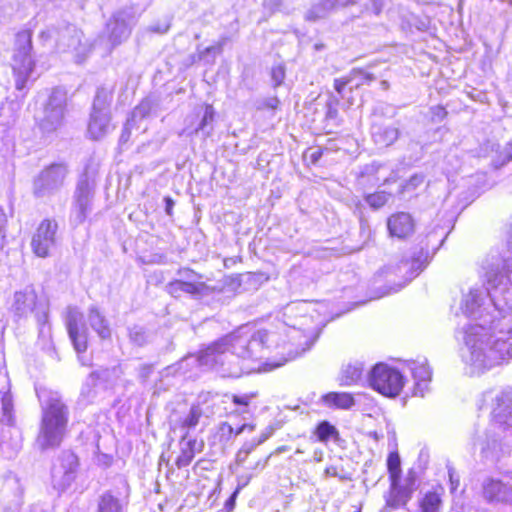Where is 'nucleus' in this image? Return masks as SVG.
Listing matches in <instances>:
<instances>
[{
  "instance_id": "49530a36",
  "label": "nucleus",
  "mask_w": 512,
  "mask_h": 512,
  "mask_svg": "<svg viewBox=\"0 0 512 512\" xmlns=\"http://www.w3.org/2000/svg\"><path fill=\"white\" fill-rule=\"evenodd\" d=\"M271 77L275 86H279L280 84H282L285 78L284 67L281 65L273 67L271 70Z\"/></svg>"
},
{
  "instance_id": "20e7f679",
  "label": "nucleus",
  "mask_w": 512,
  "mask_h": 512,
  "mask_svg": "<svg viewBox=\"0 0 512 512\" xmlns=\"http://www.w3.org/2000/svg\"><path fill=\"white\" fill-rule=\"evenodd\" d=\"M11 66L15 77V87L17 90H23L35 68V60L32 55V34L29 30L17 33Z\"/></svg>"
},
{
  "instance_id": "37998d69",
  "label": "nucleus",
  "mask_w": 512,
  "mask_h": 512,
  "mask_svg": "<svg viewBox=\"0 0 512 512\" xmlns=\"http://www.w3.org/2000/svg\"><path fill=\"white\" fill-rule=\"evenodd\" d=\"M255 449V444L245 443L236 454V463L242 464L246 461L248 455Z\"/></svg>"
},
{
  "instance_id": "3c124183",
  "label": "nucleus",
  "mask_w": 512,
  "mask_h": 512,
  "mask_svg": "<svg viewBox=\"0 0 512 512\" xmlns=\"http://www.w3.org/2000/svg\"><path fill=\"white\" fill-rule=\"evenodd\" d=\"M431 114L433 121L440 122L446 117L447 112L442 106H434L431 108Z\"/></svg>"
},
{
  "instance_id": "ddd939ff",
  "label": "nucleus",
  "mask_w": 512,
  "mask_h": 512,
  "mask_svg": "<svg viewBox=\"0 0 512 512\" xmlns=\"http://www.w3.org/2000/svg\"><path fill=\"white\" fill-rule=\"evenodd\" d=\"M24 503V486L14 475L6 477L0 492L2 512H20Z\"/></svg>"
},
{
  "instance_id": "423d86ee",
  "label": "nucleus",
  "mask_w": 512,
  "mask_h": 512,
  "mask_svg": "<svg viewBox=\"0 0 512 512\" xmlns=\"http://www.w3.org/2000/svg\"><path fill=\"white\" fill-rule=\"evenodd\" d=\"M111 100L110 90L105 88L97 90L87 130L89 137L93 140L102 139L113 128L109 110Z\"/></svg>"
},
{
  "instance_id": "6e6552de",
  "label": "nucleus",
  "mask_w": 512,
  "mask_h": 512,
  "mask_svg": "<svg viewBox=\"0 0 512 512\" xmlns=\"http://www.w3.org/2000/svg\"><path fill=\"white\" fill-rule=\"evenodd\" d=\"M69 170L64 163H53L43 168L33 181V193L44 197L58 192L64 185Z\"/></svg>"
},
{
  "instance_id": "4c0bfd02",
  "label": "nucleus",
  "mask_w": 512,
  "mask_h": 512,
  "mask_svg": "<svg viewBox=\"0 0 512 512\" xmlns=\"http://www.w3.org/2000/svg\"><path fill=\"white\" fill-rule=\"evenodd\" d=\"M389 198H390V194H388L384 191H379V192H375L372 194H368L365 197V200L369 204L370 207H372L374 209H378V208H381L382 206H384L388 202Z\"/></svg>"
},
{
  "instance_id": "6e6d98bb",
  "label": "nucleus",
  "mask_w": 512,
  "mask_h": 512,
  "mask_svg": "<svg viewBox=\"0 0 512 512\" xmlns=\"http://www.w3.org/2000/svg\"><path fill=\"white\" fill-rule=\"evenodd\" d=\"M6 223V215L3 211V209L0 207V248L3 246L5 233H4V226Z\"/></svg>"
},
{
  "instance_id": "473e14b6",
  "label": "nucleus",
  "mask_w": 512,
  "mask_h": 512,
  "mask_svg": "<svg viewBox=\"0 0 512 512\" xmlns=\"http://www.w3.org/2000/svg\"><path fill=\"white\" fill-rule=\"evenodd\" d=\"M215 111L212 105L206 104L203 108V115L200 123L194 129V133H202L203 136L207 137L211 134L213 130V121H214Z\"/></svg>"
},
{
  "instance_id": "5701e85b",
  "label": "nucleus",
  "mask_w": 512,
  "mask_h": 512,
  "mask_svg": "<svg viewBox=\"0 0 512 512\" xmlns=\"http://www.w3.org/2000/svg\"><path fill=\"white\" fill-rule=\"evenodd\" d=\"M371 135L376 145L388 147L399 138L400 131L399 127L394 124L373 123Z\"/></svg>"
},
{
  "instance_id": "6ab92c4d",
  "label": "nucleus",
  "mask_w": 512,
  "mask_h": 512,
  "mask_svg": "<svg viewBox=\"0 0 512 512\" xmlns=\"http://www.w3.org/2000/svg\"><path fill=\"white\" fill-rule=\"evenodd\" d=\"M492 411L494 424L512 428V388L500 393Z\"/></svg>"
},
{
  "instance_id": "72a5a7b5",
  "label": "nucleus",
  "mask_w": 512,
  "mask_h": 512,
  "mask_svg": "<svg viewBox=\"0 0 512 512\" xmlns=\"http://www.w3.org/2000/svg\"><path fill=\"white\" fill-rule=\"evenodd\" d=\"M441 497L436 492H428L419 503L417 512H439L441 507Z\"/></svg>"
},
{
  "instance_id": "864d4df0",
  "label": "nucleus",
  "mask_w": 512,
  "mask_h": 512,
  "mask_svg": "<svg viewBox=\"0 0 512 512\" xmlns=\"http://www.w3.org/2000/svg\"><path fill=\"white\" fill-rule=\"evenodd\" d=\"M152 371H153V365L147 364V363L141 364L139 366V370H138L139 377L143 381H145V380H147L149 378V376L151 375Z\"/></svg>"
},
{
  "instance_id": "4d7b16f0",
  "label": "nucleus",
  "mask_w": 512,
  "mask_h": 512,
  "mask_svg": "<svg viewBox=\"0 0 512 512\" xmlns=\"http://www.w3.org/2000/svg\"><path fill=\"white\" fill-rule=\"evenodd\" d=\"M219 431L222 436L230 438L231 435L234 433L233 427L228 422L221 423L219 427Z\"/></svg>"
},
{
  "instance_id": "e433bc0d",
  "label": "nucleus",
  "mask_w": 512,
  "mask_h": 512,
  "mask_svg": "<svg viewBox=\"0 0 512 512\" xmlns=\"http://www.w3.org/2000/svg\"><path fill=\"white\" fill-rule=\"evenodd\" d=\"M16 121V113L12 104H2L0 106V126L8 128Z\"/></svg>"
},
{
  "instance_id": "69168bd1",
  "label": "nucleus",
  "mask_w": 512,
  "mask_h": 512,
  "mask_svg": "<svg viewBox=\"0 0 512 512\" xmlns=\"http://www.w3.org/2000/svg\"><path fill=\"white\" fill-rule=\"evenodd\" d=\"M321 155H322V150L316 149L311 153L310 158H311L312 162L315 163L320 159Z\"/></svg>"
},
{
  "instance_id": "5fc2aeb1",
  "label": "nucleus",
  "mask_w": 512,
  "mask_h": 512,
  "mask_svg": "<svg viewBox=\"0 0 512 512\" xmlns=\"http://www.w3.org/2000/svg\"><path fill=\"white\" fill-rule=\"evenodd\" d=\"M353 80L354 79L351 75L346 79H344V78L336 79L334 82V88L340 94L343 91V89L346 87V85L349 84L350 82H352Z\"/></svg>"
},
{
  "instance_id": "9b49d317",
  "label": "nucleus",
  "mask_w": 512,
  "mask_h": 512,
  "mask_svg": "<svg viewBox=\"0 0 512 512\" xmlns=\"http://www.w3.org/2000/svg\"><path fill=\"white\" fill-rule=\"evenodd\" d=\"M93 185L87 176H83L77 184L70 219L75 225L82 224L92 211Z\"/></svg>"
},
{
  "instance_id": "bb28decb",
  "label": "nucleus",
  "mask_w": 512,
  "mask_h": 512,
  "mask_svg": "<svg viewBox=\"0 0 512 512\" xmlns=\"http://www.w3.org/2000/svg\"><path fill=\"white\" fill-rule=\"evenodd\" d=\"M202 415V408L199 405H193L181 417L177 419L172 418L171 423L174 429H180L182 434L187 433V437H190V431L199 424Z\"/></svg>"
},
{
  "instance_id": "b1692460",
  "label": "nucleus",
  "mask_w": 512,
  "mask_h": 512,
  "mask_svg": "<svg viewBox=\"0 0 512 512\" xmlns=\"http://www.w3.org/2000/svg\"><path fill=\"white\" fill-rule=\"evenodd\" d=\"M207 288L206 284L201 281H184V279H176L166 285V291L173 297H181L182 294L200 295Z\"/></svg>"
},
{
  "instance_id": "a19ab883",
  "label": "nucleus",
  "mask_w": 512,
  "mask_h": 512,
  "mask_svg": "<svg viewBox=\"0 0 512 512\" xmlns=\"http://www.w3.org/2000/svg\"><path fill=\"white\" fill-rule=\"evenodd\" d=\"M510 161H512V137L500 152L497 159L494 160V166L495 168H500Z\"/></svg>"
},
{
  "instance_id": "f8f14e48",
  "label": "nucleus",
  "mask_w": 512,
  "mask_h": 512,
  "mask_svg": "<svg viewBox=\"0 0 512 512\" xmlns=\"http://www.w3.org/2000/svg\"><path fill=\"white\" fill-rule=\"evenodd\" d=\"M57 229L55 220L45 219L39 224L31 241V248L36 256L46 258L50 255L51 249L56 245Z\"/></svg>"
},
{
  "instance_id": "cd10ccee",
  "label": "nucleus",
  "mask_w": 512,
  "mask_h": 512,
  "mask_svg": "<svg viewBox=\"0 0 512 512\" xmlns=\"http://www.w3.org/2000/svg\"><path fill=\"white\" fill-rule=\"evenodd\" d=\"M87 321L93 331L101 339H109L111 337V328L105 315L96 306L88 308Z\"/></svg>"
},
{
  "instance_id": "c85d7f7f",
  "label": "nucleus",
  "mask_w": 512,
  "mask_h": 512,
  "mask_svg": "<svg viewBox=\"0 0 512 512\" xmlns=\"http://www.w3.org/2000/svg\"><path fill=\"white\" fill-rule=\"evenodd\" d=\"M197 441L194 438L187 437L183 433L179 440V453L175 458V465L178 469L187 467L195 457Z\"/></svg>"
},
{
  "instance_id": "a18cd8bd",
  "label": "nucleus",
  "mask_w": 512,
  "mask_h": 512,
  "mask_svg": "<svg viewBox=\"0 0 512 512\" xmlns=\"http://www.w3.org/2000/svg\"><path fill=\"white\" fill-rule=\"evenodd\" d=\"M424 182V176L421 174H415L410 177V179L406 182V184L403 186V192L405 191H412L416 189L418 186L423 184Z\"/></svg>"
},
{
  "instance_id": "ea45409f",
  "label": "nucleus",
  "mask_w": 512,
  "mask_h": 512,
  "mask_svg": "<svg viewBox=\"0 0 512 512\" xmlns=\"http://www.w3.org/2000/svg\"><path fill=\"white\" fill-rule=\"evenodd\" d=\"M152 109V102L149 99L143 100L138 106H136L132 112V118L128 121L130 124L131 121L135 119H143L148 116Z\"/></svg>"
},
{
  "instance_id": "13d9d810",
  "label": "nucleus",
  "mask_w": 512,
  "mask_h": 512,
  "mask_svg": "<svg viewBox=\"0 0 512 512\" xmlns=\"http://www.w3.org/2000/svg\"><path fill=\"white\" fill-rule=\"evenodd\" d=\"M415 482H416V474H415V472L409 471L407 476H406V478H405V483L402 486H409V487H413L414 488Z\"/></svg>"
},
{
  "instance_id": "680f3d73",
  "label": "nucleus",
  "mask_w": 512,
  "mask_h": 512,
  "mask_svg": "<svg viewBox=\"0 0 512 512\" xmlns=\"http://www.w3.org/2000/svg\"><path fill=\"white\" fill-rule=\"evenodd\" d=\"M449 479L451 484V490H456L459 485V479H455L454 472L452 470H449Z\"/></svg>"
},
{
  "instance_id": "052dcab7",
  "label": "nucleus",
  "mask_w": 512,
  "mask_h": 512,
  "mask_svg": "<svg viewBox=\"0 0 512 512\" xmlns=\"http://www.w3.org/2000/svg\"><path fill=\"white\" fill-rule=\"evenodd\" d=\"M250 479H251V476H247V477H244V476H241L238 478V487H237V490L234 492L233 496H235L237 494V492L245 487L246 485H248V483L250 482Z\"/></svg>"
},
{
  "instance_id": "79ce46f5",
  "label": "nucleus",
  "mask_w": 512,
  "mask_h": 512,
  "mask_svg": "<svg viewBox=\"0 0 512 512\" xmlns=\"http://www.w3.org/2000/svg\"><path fill=\"white\" fill-rule=\"evenodd\" d=\"M130 340L136 345L142 346L146 342V333L142 327L134 326L129 330Z\"/></svg>"
},
{
  "instance_id": "9d476101",
  "label": "nucleus",
  "mask_w": 512,
  "mask_h": 512,
  "mask_svg": "<svg viewBox=\"0 0 512 512\" xmlns=\"http://www.w3.org/2000/svg\"><path fill=\"white\" fill-rule=\"evenodd\" d=\"M487 296L488 289H470L467 294L463 295L461 310L467 316L479 319L480 322L478 324L486 325L488 320L493 316L490 300L488 303L485 302Z\"/></svg>"
},
{
  "instance_id": "de8ad7c7",
  "label": "nucleus",
  "mask_w": 512,
  "mask_h": 512,
  "mask_svg": "<svg viewBox=\"0 0 512 512\" xmlns=\"http://www.w3.org/2000/svg\"><path fill=\"white\" fill-rule=\"evenodd\" d=\"M325 14L326 9L323 6H315L307 12L306 18L314 21L323 18Z\"/></svg>"
},
{
  "instance_id": "4be33fe9",
  "label": "nucleus",
  "mask_w": 512,
  "mask_h": 512,
  "mask_svg": "<svg viewBox=\"0 0 512 512\" xmlns=\"http://www.w3.org/2000/svg\"><path fill=\"white\" fill-rule=\"evenodd\" d=\"M37 295L33 287L27 286L14 294L13 311L19 317L32 313L36 305Z\"/></svg>"
},
{
  "instance_id": "603ef678",
  "label": "nucleus",
  "mask_w": 512,
  "mask_h": 512,
  "mask_svg": "<svg viewBox=\"0 0 512 512\" xmlns=\"http://www.w3.org/2000/svg\"><path fill=\"white\" fill-rule=\"evenodd\" d=\"M274 432V429L272 427H267L259 436L257 440H252L250 443L255 444V448L258 445H261L264 443L267 439H269Z\"/></svg>"
},
{
  "instance_id": "0e129e2a",
  "label": "nucleus",
  "mask_w": 512,
  "mask_h": 512,
  "mask_svg": "<svg viewBox=\"0 0 512 512\" xmlns=\"http://www.w3.org/2000/svg\"><path fill=\"white\" fill-rule=\"evenodd\" d=\"M279 100L277 98H270L266 101L265 105L270 109L277 108Z\"/></svg>"
},
{
  "instance_id": "58836bf2",
  "label": "nucleus",
  "mask_w": 512,
  "mask_h": 512,
  "mask_svg": "<svg viewBox=\"0 0 512 512\" xmlns=\"http://www.w3.org/2000/svg\"><path fill=\"white\" fill-rule=\"evenodd\" d=\"M398 268L400 271H410V276L408 278V280L410 281L412 278L417 276L420 271H422L423 263L420 262L419 259H412L411 261L405 260L401 262Z\"/></svg>"
},
{
  "instance_id": "09e8293b",
  "label": "nucleus",
  "mask_w": 512,
  "mask_h": 512,
  "mask_svg": "<svg viewBox=\"0 0 512 512\" xmlns=\"http://www.w3.org/2000/svg\"><path fill=\"white\" fill-rule=\"evenodd\" d=\"M179 279L184 281H200L201 276L190 269H181L178 271Z\"/></svg>"
},
{
  "instance_id": "2eb2a0df",
  "label": "nucleus",
  "mask_w": 512,
  "mask_h": 512,
  "mask_svg": "<svg viewBox=\"0 0 512 512\" xmlns=\"http://www.w3.org/2000/svg\"><path fill=\"white\" fill-rule=\"evenodd\" d=\"M482 497L488 503L512 505V486L500 479L487 477L482 482Z\"/></svg>"
},
{
  "instance_id": "7c9ffc66",
  "label": "nucleus",
  "mask_w": 512,
  "mask_h": 512,
  "mask_svg": "<svg viewBox=\"0 0 512 512\" xmlns=\"http://www.w3.org/2000/svg\"><path fill=\"white\" fill-rule=\"evenodd\" d=\"M323 402L338 409H350L354 406L355 400L352 394L347 392H330L323 396Z\"/></svg>"
},
{
  "instance_id": "f257e3e1",
  "label": "nucleus",
  "mask_w": 512,
  "mask_h": 512,
  "mask_svg": "<svg viewBox=\"0 0 512 512\" xmlns=\"http://www.w3.org/2000/svg\"><path fill=\"white\" fill-rule=\"evenodd\" d=\"M286 345L282 333L246 325L200 350L197 361L223 377L237 378L258 370L256 360L265 349L285 350Z\"/></svg>"
},
{
  "instance_id": "39448f33",
  "label": "nucleus",
  "mask_w": 512,
  "mask_h": 512,
  "mask_svg": "<svg viewBox=\"0 0 512 512\" xmlns=\"http://www.w3.org/2000/svg\"><path fill=\"white\" fill-rule=\"evenodd\" d=\"M67 95L62 89L52 90L42 110L36 115V124L44 136L55 133L63 124Z\"/></svg>"
},
{
  "instance_id": "c756f323",
  "label": "nucleus",
  "mask_w": 512,
  "mask_h": 512,
  "mask_svg": "<svg viewBox=\"0 0 512 512\" xmlns=\"http://www.w3.org/2000/svg\"><path fill=\"white\" fill-rule=\"evenodd\" d=\"M363 364L360 362L349 363L342 367L339 375V383L341 386H352L362 379Z\"/></svg>"
},
{
  "instance_id": "f704fd0d",
  "label": "nucleus",
  "mask_w": 512,
  "mask_h": 512,
  "mask_svg": "<svg viewBox=\"0 0 512 512\" xmlns=\"http://www.w3.org/2000/svg\"><path fill=\"white\" fill-rule=\"evenodd\" d=\"M317 438L321 442H327L331 438L338 436L337 429L327 421L321 422L315 431Z\"/></svg>"
},
{
  "instance_id": "2f4dec72",
  "label": "nucleus",
  "mask_w": 512,
  "mask_h": 512,
  "mask_svg": "<svg viewBox=\"0 0 512 512\" xmlns=\"http://www.w3.org/2000/svg\"><path fill=\"white\" fill-rule=\"evenodd\" d=\"M411 371L416 380L417 389L422 391V384L427 387V382L431 380L432 376V372L426 360L412 362Z\"/></svg>"
},
{
  "instance_id": "4468645a",
  "label": "nucleus",
  "mask_w": 512,
  "mask_h": 512,
  "mask_svg": "<svg viewBox=\"0 0 512 512\" xmlns=\"http://www.w3.org/2000/svg\"><path fill=\"white\" fill-rule=\"evenodd\" d=\"M66 325L75 350L80 353L87 349V328L83 314L76 307H68Z\"/></svg>"
},
{
  "instance_id": "c9c22d12",
  "label": "nucleus",
  "mask_w": 512,
  "mask_h": 512,
  "mask_svg": "<svg viewBox=\"0 0 512 512\" xmlns=\"http://www.w3.org/2000/svg\"><path fill=\"white\" fill-rule=\"evenodd\" d=\"M387 467L389 472L390 481L400 480L401 475V461L397 452L389 454L387 459Z\"/></svg>"
},
{
  "instance_id": "a211bd4d",
  "label": "nucleus",
  "mask_w": 512,
  "mask_h": 512,
  "mask_svg": "<svg viewBox=\"0 0 512 512\" xmlns=\"http://www.w3.org/2000/svg\"><path fill=\"white\" fill-rule=\"evenodd\" d=\"M123 492L109 490L100 496L97 512H123L128 504L129 487L123 482Z\"/></svg>"
},
{
  "instance_id": "dca6fc26",
  "label": "nucleus",
  "mask_w": 512,
  "mask_h": 512,
  "mask_svg": "<svg viewBox=\"0 0 512 512\" xmlns=\"http://www.w3.org/2000/svg\"><path fill=\"white\" fill-rule=\"evenodd\" d=\"M131 24L132 17L127 12L119 11L113 15L107 24L111 44L105 49L106 52H111L116 45L128 38Z\"/></svg>"
},
{
  "instance_id": "c03bdc74",
  "label": "nucleus",
  "mask_w": 512,
  "mask_h": 512,
  "mask_svg": "<svg viewBox=\"0 0 512 512\" xmlns=\"http://www.w3.org/2000/svg\"><path fill=\"white\" fill-rule=\"evenodd\" d=\"M351 76L353 77V79H357L359 78V82H357L356 86H359L363 83H369L373 80H375V77L373 74L371 73H368V72H364L362 70H359V69H354L351 71Z\"/></svg>"
},
{
  "instance_id": "f03ea898",
  "label": "nucleus",
  "mask_w": 512,
  "mask_h": 512,
  "mask_svg": "<svg viewBox=\"0 0 512 512\" xmlns=\"http://www.w3.org/2000/svg\"><path fill=\"white\" fill-rule=\"evenodd\" d=\"M462 357L471 374L482 373L512 358V313L493 315L486 325L470 324L463 331Z\"/></svg>"
},
{
  "instance_id": "f3484780",
  "label": "nucleus",
  "mask_w": 512,
  "mask_h": 512,
  "mask_svg": "<svg viewBox=\"0 0 512 512\" xmlns=\"http://www.w3.org/2000/svg\"><path fill=\"white\" fill-rule=\"evenodd\" d=\"M15 423L13 397L10 379L6 373H0V425L13 427Z\"/></svg>"
},
{
  "instance_id": "338daca9",
  "label": "nucleus",
  "mask_w": 512,
  "mask_h": 512,
  "mask_svg": "<svg viewBox=\"0 0 512 512\" xmlns=\"http://www.w3.org/2000/svg\"><path fill=\"white\" fill-rule=\"evenodd\" d=\"M169 29V25H165L163 28H160V27H150V30L153 31V32H157V33H166Z\"/></svg>"
},
{
  "instance_id": "0eeeda50",
  "label": "nucleus",
  "mask_w": 512,
  "mask_h": 512,
  "mask_svg": "<svg viewBox=\"0 0 512 512\" xmlns=\"http://www.w3.org/2000/svg\"><path fill=\"white\" fill-rule=\"evenodd\" d=\"M369 383L378 393L393 398L402 391L404 377L397 369L384 363H378L370 371Z\"/></svg>"
},
{
  "instance_id": "e2e57ef3",
  "label": "nucleus",
  "mask_w": 512,
  "mask_h": 512,
  "mask_svg": "<svg viewBox=\"0 0 512 512\" xmlns=\"http://www.w3.org/2000/svg\"><path fill=\"white\" fill-rule=\"evenodd\" d=\"M324 473H325V476H327V477H336V476H338V471H337V468L335 466L327 467L325 469Z\"/></svg>"
},
{
  "instance_id": "774afa93",
  "label": "nucleus",
  "mask_w": 512,
  "mask_h": 512,
  "mask_svg": "<svg viewBox=\"0 0 512 512\" xmlns=\"http://www.w3.org/2000/svg\"><path fill=\"white\" fill-rule=\"evenodd\" d=\"M247 427H248L247 424H243L238 429H235L233 434H235L236 436L240 435L246 430Z\"/></svg>"
},
{
  "instance_id": "1a4fd4ad",
  "label": "nucleus",
  "mask_w": 512,
  "mask_h": 512,
  "mask_svg": "<svg viewBox=\"0 0 512 512\" xmlns=\"http://www.w3.org/2000/svg\"><path fill=\"white\" fill-rule=\"evenodd\" d=\"M75 26H66L58 35L57 47L61 52L73 54L76 62H82L91 52L93 45L85 39Z\"/></svg>"
},
{
  "instance_id": "412c9836",
  "label": "nucleus",
  "mask_w": 512,
  "mask_h": 512,
  "mask_svg": "<svg viewBox=\"0 0 512 512\" xmlns=\"http://www.w3.org/2000/svg\"><path fill=\"white\" fill-rule=\"evenodd\" d=\"M61 464L59 467H54L52 474L53 478H60L61 485L66 487L70 485V483L75 478V472L78 467V458L72 452H64L61 457Z\"/></svg>"
},
{
  "instance_id": "393cba45",
  "label": "nucleus",
  "mask_w": 512,
  "mask_h": 512,
  "mask_svg": "<svg viewBox=\"0 0 512 512\" xmlns=\"http://www.w3.org/2000/svg\"><path fill=\"white\" fill-rule=\"evenodd\" d=\"M387 226L392 236L404 238L414 230V224L408 213L400 212L389 217Z\"/></svg>"
},
{
  "instance_id": "8fccbe9b",
  "label": "nucleus",
  "mask_w": 512,
  "mask_h": 512,
  "mask_svg": "<svg viewBox=\"0 0 512 512\" xmlns=\"http://www.w3.org/2000/svg\"><path fill=\"white\" fill-rule=\"evenodd\" d=\"M256 397V393L244 394V395H233L232 402L236 405H249L250 401Z\"/></svg>"
},
{
  "instance_id": "bf43d9fd",
  "label": "nucleus",
  "mask_w": 512,
  "mask_h": 512,
  "mask_svg": "<svg viewBox=\"0 0 512 512\" xmlns=\"http://www.w3.org/2000/svg\"><path fill=\"white\" fill-rule=\"evenodd\" d=\"M164 202H165V211H166L167 215L171 216L175 202L173 201V199L171 197H165Z\"/></svg>"
},
{
  "instance_id": "aec40b11",
  "label": "nucleus",
  "mask_w": 512,
  "mask_h": 512,
  "mask_svg": "<svg viewBox=\"0 0 512 512\" xmlns=\"http://www.w3.org/2000/svg\"><path fill=\"white\" fill-rule=\"evenodd\" d=\"M478 445L480 446L483 458L491 462L499 461L510 451L509 444L502 443L500 436L496 433L487 434L484 440L478 442Z\"/></svg>"
},
{
  "instance_id": "7ed1b4c3",
  "label": "nucleus",
  "mask_w": 512,
  "mask_h": 512,
  "mask_svg": "<svg viewBox=\"0 0 512 512\" xmlns=\"http://www.w3.org/2000/svg\"><path fill=\"white\" fill-rule=\"evenodd\" d=\"M38 397L42 403V420L36 443L42 450L56 448L66 434L68 408L58 392L42 390Z\"/></svg>"
},
{
  "instance_id": "a878e982",
  "label": "nucleus",
  "mask_w": 512,
  "mask_h": 512,
  "mask_svg": "<svg viewBox=\"0 0 512 512\" xmlns=\"http://www.w3.org/2000/svg\"><path fill=\"white\" fill-rule=\"evenodd\" d=\"M415 488L409 486H402L400 480L391 481L389 495L386 498V506L392 509H397L404 506L412 497Z\"/></svg>"
}]
</instances>
